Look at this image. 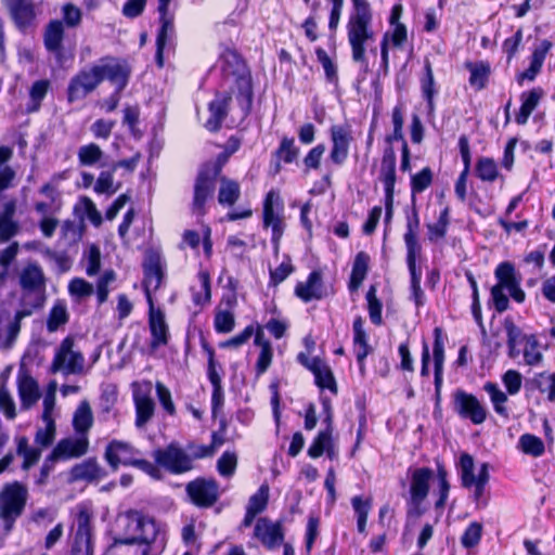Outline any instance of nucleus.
Instances as JSON below:
<instances>
[{
  "instance_id": "obj_1",
  "label": "nucleus",
  "mask_w": 555,
  "mask_h": 555,
  "mask_svg": "<svg viewBox=\"0 0 555 555\" xmlns=\"http://www.w3.org/2000/svg\"><path fill=\"white\" fill-rule=\"evenodd\" d=\"M118 532L125 540L139 543L160 555L167 544L166 526L154 517L138 511H128L117 520Z\"/></svg>"
},
{
  "instance_id": "obj_2",
  "label": "nucleus",
  "mask_w": 555,
  "mask_h": 555,
  "mask_svg": "<svg viewBox=\"0 0 555 555\" xmlns=\"http://www.w3.org/2000/svg\"><path fill=\"white\" fill-rule=\"evenodd\" d=\"M354 12L347 25L348 41L352 51V60L358 63L365 62V43L375 40L374 31L370 25L372 13L366 0H352Z\"/></svg>"
},
{
  "instance_id": "obj_3",
  "label": "nucleus",
  "mask_w": 555,
  "mask_h": 555,
  "mask_svg": "<svg viewBox=\"0 0 555 555\" xmlns=\"http://www.w3.org/2000/svg\"><path fill=\"white\" fill-rule=\"evenodd\" d=\"M498 283L491 288V299L498 312H504L508 309V298L504 291L517 302H522L526 298L525 292L520 287L521 278L516 272L513 263L505 261L500 263L494 271Z\"/></svg>"
},
{
  "instance_id": "obj_4",
  "label": "nucleus",
  "mask_w": 555,
  "mask_h": 555,
  "mask_svg": "<svg viewBox=\"0 0 555 555\" xmlns=\"http://www.w3.org/2000/svg\"><path fill=\"white\" fill-rule=\"evenodd\" d=\"M28 500L26 486L18 481L5 483L0 491V518L5 533H9L15 520L23 514Z\"/></svg>"
},
{
  "instance_id": "obj_5",
  "label": "nucleus",
  "mask_w": 555,
  "mask_h": 555,
  "mask_svg": "<svg viewBox=\"0 0 555 555\" xmlns=\"http://www.w3.org/2000/svg\"><path fill=\"white\" fill-rule=\"evenodd\" d=\"M85 362L82 352L76 348L75 338L67 336L56 348L50 371L65 375H80L86 372Z\"/></svg>"
},
{
  "instance_id": "obj_6",
  "label": "nucleus",
  "mask_w": 555,
  "mask_h": 555,
  "mask_svg": "<svg viewBox=\"0 0 555 555\" xmlns=\"http://www.w3.org/2000/svg\"><path fill=\"white\" fill-rule=\"evenodd\" d=\"M153 459L159 467L173 475L188 473L194 467L192 456H189L188 451L177 442L156 449Z\"/></svg>"
},
{
  "instance_id": "obj_7",
  "label": "nucleus",
  "mask_w": 555,
  "mask_h": 555,
  "mask_svg": "<svg viewBox=\"0 0 555 555\" xmlns=\"http://www.w3.org/2000/svg\"><path fill=\"white\" fill-rule=\"evenodd\" d=\"M93 67L101 77V82L107 79L116 87L117 92H121L128 85L131 69L126 61L104 57Z\"/></svg>"
},
{
  "instance_id": "obj_8",
  "label": "nucleus",
  "mask_w": 555,
  "mask_h": 555,
  "mask_svg": "<svg viewBox=\"0 0 555 555\" xmlns=\"http://www.w3.org/2000/svg\"><path fill=\"white\" fill-rule=\"evenodd\" d=\"M219 170L218 167H215L214 169H204L198 173L194 184L192 203V210L196 216L202 217L206 214V203L212 197Z\"/></svg>"
},
{
  "instance_id": "obj_9",
  "label": "nucleus",
  "mask_w": 555,
  "mask_h": 555,
  "mask_svg": "<svg viewBox=\"0 0 555 555\" xmlns=\"http://www.w3.org/2000/svg\"><path fill=\"white\" fill-rule=\"evenodd\" d=\"M453 409L461 417L476 425L482 424L487 418L483 404L475 396L461 389L453 393Z\"/></svg>"
},
{
  "instance_id": "obj_10",
  "label": "nucleus",
  "mask_w": 555,
  "mask_h": 555,
  "mask_svg": "<svg viewBox=\"0 0 555 555\" xmlns=\"http://www.w3.org/2000/svg\"><path fill=\"white\" fill-rule=\"evenodd\" d=\"M133 401L135 405V426L143 428L154 415L155 403L151 398L152 383H133Z\"/></svg>"
},
{
  "instance_id": "obj_11",
  "label": "nucleus",
  "mask_w": 555,
  "mask_h": 555,
  "mask_svg": "<svg viewBox=\"0 0 555 555\" xmlns=\"http://www.w3.org/2000/svg\"><path fill=\"white\" fill-rule=\"evenodd\" d=\"M101 83V77L98 76L93 66L82 69L72 77L67 87V100L69 103L85 99L94 91Z\"/></svg>"
},
{
  "instance_id": "obj_12",
  "label": "nucleus",
  "mask_w": 555,
  "mask_h": 555,
  "mask_svg": "<svg viewBox=\"0 0 555 555\" xmlns=\"http://www.w3.org/2000/svg\"><path fill=\"white\" fill-rule=\"evenodd\" d=\"M89 450V437L76 434L61 439L49 454V461H67L85 455Z\"/></svg>"
},
{
  "instance_id": "obj_13",
  "label": "nucleus",
  "mask_w": 555,
  "mask_h": 555,
  "mask_svg": "<svg viewBox=\"0 0 555 555\" xmlns=\"http://www.w3.org/2000/svg\"><path fill=\"white\" fill-rule=\"evenodd\" d=\"M283 201L275 190L268 192L263 202V223L272 229V238L278 241L283 232Z\"/></svg>"
},
{
  "instance_id": "obj_14",
  "label": "nucleus",
  "mask_w": 555,
  "mask_h": 555,
  "mask_svg": "<svg viewBox=\"0 0 555 555\" xmlns=\"http://www.w3.org/2000/svg\"><path fill=\"white\" fill-rule=\"evenodd\" d=\"M186 493L195 505L209 507L219 498V486L214 479L197 478L186 485Z\"/></svg>"
},
{
  "instance_id": "obj_15",
  "label": "nucleus",
  "mask_w": 555,
  "mask_h": 555,
  "mask_svg": "<svg viewBox=\"0 0 555 555\" xmlns=\"http://www.w3.org/2000/svg\"><path fill=\"white\" fill-rule=\"evenodd\" d=\"M144 288L149 304L153 302L151 293L156 292L165 278V264L162 256L156 251L146 255L144 263Z\"/></svg>"
},
{
  "instance_id": "obj_16",
  "label": "nucleus",
  "mask_w": 555,
  "mask_h": 555,
  "mask_svg": "<svg viewBox=\"0 0 555 555\" xmlns=\"http://www.w3.org/2000/svg\"><path fill=\"white\" fill-rule=\"evenodd\" d=\"M18 282L23 292L28 294H43L46 291V275L38 262H27L18 272Z\"/></svg>"
},
{
  "instance_id": "obj_17",
  "label": "nucleus",
  "mask_w": 555,
  "mask_h": 555,
  "mask_svg": "<svg viewBox=\"0 0 555 555\" xmlns=\"http://www.w3.org/2000/svg\"><path fill=\"white\" fill-rule=\"evenodd\" d=\"M90 515L83 509L76 519V530L72 546V555H92Z\"/></svg>"
},
{
  "instance_id": "obj_18",
  "label": "nucleus",
  "mask_w": 555,
  "mask_h": 555,
  "mask_svg": "<svg viewBox=\"0 0 555 555\" xmlns=\"http://www.w3.org/2000/svg\"><path fill=\"white\" fill-rule=\"evenodd\" d=\"M254 537L270 550L282 544L284 540L281 524L266 517L257 519L254 528Z\"/></svg>"
},
{
  "instance_id": "obj_19",
  "label": "nucleus",
  "mask_w": 555,
  "mask_h": 555,
  "mask_svg": "<svg viewBox=\"0 0 555 555\" xmlns=\"http://www.w3.org/2000/svg\"><path fill=\"white\" fill-rule=\"evenodd\" d=\"M139 454L140 451L131 444L114 440L106 448L105 459L114 469H117L120 464L134 466Z\"/></svg>"
},
{
  "instance_id": "obj_20",
  "label": "nucleus",
  "mask_w": 555,
  "mask_h": 555,
  "mask_svg": "<svg viewBox=\"0 0 555 555\" xmlns=\"http://www.w3.org/2000/svg\"><path fill=\"white\" fill-rule=\"evenodd\" d=\"M332 150L330 157L333 163L341 165L348 157L349 145L352 140L349 127L335 125L331 128Z\"/></svg>"
},
{
  "instance_id": "obj_21",
  "label": "nucleus",
  "mask_w": 555,
  "mask_h": 555,
  "mask_svg": "<svg viewBox=\"0 0 555 555\" xmlns=\"http://www.w3.org/2000/svg\"><path fill=\"white\" fill-rule=\"evenodd\" d=\"M433 478V472L429 468H416L412 473L410 486V501L414 508H418L425 501L429 491V482Z\"/></svg>"
},
{
  "instance_id": "obj_22",
  "label": "nucleus",
  "mask_w": 555,
  "mask_h": 555,
  "mask_svg": "<svg viewBox=\"0 0 555 555\" xmlns=\"http://www.w3.org/2000/svg\"><path fill=\"white\" fill-rule=\"evenodd\" d=\"M17 389L24 409H29L40 398L38 383L24 370L17 374Z\"/></svg>"
},
{
  "instance_id": "obj_23",
  "label": "nucleus",
  "mask_w": 555,
  "mask_h": 555,
  "mask_svg": "<svg viewBox=\"0 0 555 555\" xmlns=\"http://www.w3.org/2000/svg\"><path fill=\"white\" fill-rule=\"evenodd\" d=\"M231 96L227 93L217 94L209 104V117L205 122L206 129L217 131L220 129L223 119L228 114Z\"/></svg>"
},
{
  "instance_id": "obj_24",
  "label": "nucleus",
  "mask_w": 555,
  "mask_h": 555,
  "mask_svg": "<svg viewBox=\"0 0 555 555\" xmlns=\"http://www.w3.org/2000/svg\"><path fill=\"white\" fill-rule=\"evenodd\" d=\"M16 204L13 201L7 202L0 211V242L4 243L17 235L21 227L14 219Z\"/></svg>"
},
{
  "instance_id": "obj_25",
  "label": "nucleus",
  "mask_w": 555,
  "mask_h": 555,
  "mask_svg": "<svg viewBox=\"0 0 555 555\" xmlns=\"http://www.w3.org/2000/svg\"><path fill=\"white\" fill-rule=\"evenodd\" d=\"M295 294L305 302L321 299L324 295L321 273L319 271L311 272L306 282L296 285Z\"/></svg>"
},
{
  "instance_id": "obj_26",
  "label": "nucleus",
  "mask_w": 555,
  "mask_h": 555,
  "mask_svg": "<svg viewBox=\"0 0 555 555\" xmlns=\"http://www.w3.org/2000/svg\"><path fill=\"white\" fill-rule=\"evenodd\" d=\"M149 325L153 337L152 347L167 344L168 326L162 310L155 309L154 304L150 302Z\"/></svg>"
},
{
  "instance_id": "obj_27",
  "label": "nucleus",
  "mask_w": 555,
  "mask_h": 555,
  "mask_svg": "<svg viewBox=\"0 0 555 555\" xmlns=\"http://www.w3.org/2000/svg\"><path fill=\"white\" fill-rule=\"evenodd\" d=\"M8 9L20 29L29 27L36 17L34 0H18Z\"/></svg>"
},
{
  "instance_id": "obj_28",
  "label": "nucleus",
  "mask_w": 555,
  "mask_h": 555,
  "mask_svg": "<svg viewBox=\"0 0 555 555\" xmlns=\"http://www.w3.org/2000/svg\"><path fill=\"white\" fill-rule=\"evenodd\" d=\"M380 179L384 182L385 193L390 196L396 183V154L391 147L384 152L380 165Z\"/></svg>"
},
{
  "instance_id": "obj_29",
  "label": "nucleus",
  "mask_w": 555,
  "mask_h": 555,
  "mask_svg": "<svg viewBox=\"0 0 555 555\" xmlns=\"http://www.w3.org/2000/svg\"><path fill=\"white\" fill-rule=\"evenodd\" d=\"M16 453L18 456L23 457L22 469L28 470L41 457L42 449L37 447L29 446L28 439L25 436L16 437Z\"/></svg>"
},
{
  "instance_id": "obj_30",
  "label": "nucleus",
  "mask_w": 555,
  "mask_h": 555,
  "mask_svg": "<svg viewBox=\"0 0 555 555\" xmlns=\"http://www.w3.org/2000/svg\"><path fill=\"white\" fill-rule=\"evenodd\" d=\"M326 422L328 423L327 428L320 431L318 437L313 440L308 449V455L313 459L321 456L325 451L327 452L328 456L332 457L334 455L332 450V427L330 413L327 414Z\"/></svg>"
},
{
  "instance_id": "obj_31",
  "label": "nucleus",
  "mask_w": 555,
  "mask_h": 555,
  "mask_svg": "<svg viewBox=\"0 0 555 555\" xmlns=\"http://www.w3.org/2000/svg\"><path fill=\"white\" fill-rule=\"evenodd\" d=\"M93 425V414L90 404L82 401L77 406L73 416V427L76 434L88 436Z\"/></svg>"
},
{
  "instance_id": "obj_32",
  "label": "nucleus",
  "mask_w": 555,
  "mask_h": 555,
  "mask_svg": "<svg viewBox=\"0 0 555 555\" xmlns=\"http://www.w3.org/2000/svg\"><path fill=\"white\" fill-rule=\"evenodd\" d=\"M542 96L543 91L539 88L521 94V106L516 116L517 124L525 125L528 121L529 116L535 109Z\"/></svg>"
},
{
  "instance_id": "obj_33",
  "label": "nucleus",
  "mask_w": 555,
  "mask_h": 555,
  "mask_svg": "<svg viewBox=\"0 0 555 555\" xmlns=\"http://www.w3.org/2000/svg\"><path fill=\"white\" fill-rule=\"evenodd\" d=\"M193 301L197 306L206 305L210 301V276L207 271H199L197 274V284L191 287Z\"/></svg>"
},
{
  "instance_id": "obj_34",
  "label": "nucleus",
  "mask_w": 555,
  "mask_h": 555,
  "mask_svg": "<svg viewBox=\"0 0 555 555\" xmlns=\"http://www.w3.org/2000/svg\"><path fill=\"white\" fill-rule=\"evenodd\" d=\"M68 320L69 313L66 302L64 300H56L49 312L47 328L50 333H54L61 326L65 325Z\"/></svg>"
},
{
  "instance_id": "obj_35",
  "label": "nucleus",
  "mask_w": 555,
  "mask_h": 555,
  "mask_svg": "<svg viewBox=\"0 0 555 555\" xmlns=\"http://www.w3.org/2000/svg\"><path fill=\"white\" fill-rule=\"evenodd\" d=\"M168 11L160 13V22L162 27L158 31L157 39H156V62L158 66L164 65V49L168 39L169 34L173 31V23L172 18L168 16Z\"/></svg>"
},
{
  "instance_id": "obj_36",
  "label": "nucleus",
  "mask_w": 555,
  "mask_h": 555,
  "mask_svg": "<svg viewBox=\"0 0 555 555\" xmlns=\"http://www.w3.org/2000/svg\"><path fill=\"white\" fill-rule=\"evenodd\" d=\"M50 89V81L40 79L35 81L29 89V103L27 104V113L38 112L43 99Z\"/></svg>"
},
{
  "instance_id": "obj_37",
  "label": "nucleus",
  "mask_w": 555,
  "mask_h": 555,
  "mask_svg": "<svg viewBox=\"0 0 555 555\" xmlns=\"http://www.w3.org/2000/svg\"><path fill=\"white\" fill-rule=\"evenodd\" d=\"M467 69L469 70V85L477 91L483 89L487 85L490 66L487 63H467Z\"/></svg>"
},
{
  "instance_id": "obj_38",
  "label": "nucleus",
  "mask_w": 555,
  "mask_h": 555,
  "mask_svg": "<svg viewBox=\"0 0 555 555\" xmlns=\"http://www.w3.org/2000/svg\"><path fill=\"white\" fill-rule=\"evenodd\" d=\"M220 189L218 201L221 205L232 206L236 203L241 195V188L236 181L230 180L225 177L220 179Z\"/></svg>"
},
{
  "instance_id": "obj_39",
  "label": "nucleus",
  "mask_w": 555,
  "mask_h": 555,
  "mask_svg": "<svg viewBox=\"0 0 555 555\" xmlns=\"http://www.w3.org/2000/svg\"><path fill=\"white\" fill-rule=\"evenodd\" d=\"M64 27L61 21L49 23L44 34V46L51 52H57L62 46Z\"/></svg>"
},
{
  "instance_id": "obj_40",
  "label": "nucleus",
  "mask_w": 555,
  "mask_h": 555,
  "mask_svg": "<svg viewBox=\"0 0 555 555\" xmlns=\"http://www.w3.org/2000/svg\"><path fill=\"white\" fill-rule=\"evenodd\" d=\"M313 370L311 371L315 377V383L320 388L330 389L332 392H337V386L335 383L334 375L322 360L315 365L313 364Z\"/></svg>"
},
{
  "instance_id": "obj_41",
  "label": "nucleus",
  "mask_w": 555,
  "mask_h": 555,
  "mask_svg": "<svg viewBox=\"0 0 555 555\" xmlns=\"http://www.w3.org/2000/svg\"><path fill=\"white\" fill-rule=\"evenodd\" d=\"M100 474V468L95 461L89 460L75 465L70 470V479L76 480H93Z\"/></svg>"
},
{
  "instance_id": "obj_42",
  "label": "nucleus",
  "mask_w": 555,
  "mask_h": 555,
  "mask_svg": "<svg viewBox=\"0 0 555 555\" xmlns=\"http://www.w3.org/2000/svg\"><path fill=\"white\" fill-rule=\"evenodd\" d=\"M485 390L488 392V395L490 396V400L493 404V408H494V411L507 418L508 417V411H507V408L505 406V403L507 402V396L506 393H504L496 384H493V383H487L485 385Z\"/></svg>"
},
{
  "instance_id": "obj_43",
  "label": "nucleus",
  "mask_w": 555,
  "mask_h": 555,
  "mask_svg": "<svg viewBox=\"0 0 555 555\" xmlns=\"http://www.w3.org/2000/svg\"><path fill=\"white\" fill-rule=\"evenodd\" d=\"M505 330L507 334V346L509 350V357L517 358L520 353L518 346L521 345L524 341L526 343V339L528 337H526L522 334L521 330L512 322H507L505 324Z\"/></svg>"
},
{
  "instance_id": "obj_44",
  "label": "nucleus",
  "mask_w": 555,
  "mask_h": 555,
  "mask_svg": "<svg viewBox=\"0 0 555 555\" xmlns=\"http://www.w3.org/2000/svg\"><path fill=\"white\" fill-rule=\"evenodd\" d=\"M519 449L533 457H539L544 453V443L543 441L531 434H525L520 436L518 441Z\"/></svg>"
},
{
  "instance_id": "obj_45",
  "label": "nucleus",
  "mask_w": 555,
  "mask_h": 555,
  "mask_svg": "<svg viewBox=\"0 0 555 555\" xmlns=\"http://www.w3.org/2000/svg\"><path fill=\"white\" fill-rule=\"evenodd\" d=\"M103 151L95 143L82 145L78 150V159L82 166H94L103 158Z\"/></svg>"
},
{
  "instance_id": "obj_46",
  "label": "nucleus",
  "mask_w": 555,
  "mask_h": 555,
  "mask_svg": "<svg viewBox=\"0 0 555 555\" xmlns=\"http://www.w3.org/2000/svg\"><path fill=\"white\" fill-rule=\"evenodd\" d=\"M82 263L85 264L86 273L89 276H94L101 269V250L98 246H89L82 255Z\"/></svg>"
},
{
  "instance_id": "obj_47",
  "label": "nucleus",
  "mask_w": 555,
  "mask_h": 555,
  "mask_svg": "<svg viewBox=\"0 0 555 555\" xmlns=\"http://www.w3.org/2000/svg\"><path fill=\"white\" fill-rule=\"evenodd\" d=\"M459 470L462 479V485L465 488L473 487L475 479L477 477L475 476V462L472 455L467 453H463L460 457L459 462Z\"/></svg>"
},
{
  "instance_id": "obj_48",
  "label": "nucleus",
  "mask_w": 555,
  "mask_h": 555,
  "mask_svg": "<svg viewBox=\"0 0 555 555\" xmlns=\"http://www.w3.org/2000/svg\"><path fill=\"white\" fill-rule=\"evenodd\" d=\"M114 172L112 169L102 171L94 184V191L99 194H107L113 195L115 194L119 188L120 183L114 182Z\"/></svg>"
},
{
  "instance_id": "obj_49",
  "label": "nucleus",
  "mask_w": 555,
  "mask_h": 555,
  "mask_svg": "<svg viewBox=\"0 0 555 555\" xmlns=\"http://www.w3.org/2000/svg\"><path fill=\"white\" fill-rule=\"evenodd\" d=\"M423 96L426 99L429 111L434 109L435 78L431 64L425 61V75L421 80Z\"/></svg>"
},
{
  "instance_id": "obj_50",
  "label": "nucleus",
  "mask_w": 555,
  "mask_h": 555,
  "mask_svg": "<svg viewBox=\"0 0 555 555\" xmlns=\"http://www.w3.org/2000/svg\"><path fill=\"white\" fill-rule=\"evenodd\" d=\"M476 173L482 181L493 182L499 176L496 163L489 157L479 158L476 164Z\"/></svg>"
},
{
  "instance_id": "obj_51",
  "label": "nucleus",
  "mask_w": 555,
  "mask_h": 555,
  "mask_svg": "<svg viewBox=\"0 0 555 555\" xmlns=\"http://www.w3.org/2000/svg\"><path fill=\"white\" fill-rule=\"evenodd\" d=\"M488 481H489L488 464L482 463L479 468L477 479H475V482L473 485L475 487L474 500L478 507L485 506L487 504L486 501L483 500V493H485V488H486V485L488 483Z\"/></svg>"
},
{
  "instance_id": "obj_52",
  "label": "nucleus",
  "mask_w": 555,
  "mask_h": 555,
  "mask_svg": "<svg viewBox=\"0 0 555 555\" xmlns=\"http://www.w3.org/2000/svg\"><path fill=\"white\" fill-rule=\"evenodd\" d=\"M44 427L38 428L35 435V443L44 449L52 444L56 434V426L54 421H43Z\"/></svg>"
},
{
  "instance_id": "obj_53",
  "label": "nucleus",
  "mask_w": 555,
  "mask_h": 555,
  "mask_svg": "<svg viewBox=\"0 0 555 555\" xmlns=\"http://www.w3.org/2000/svg\"><path fill=\"white\" fill-rule=\"evenodd\" d=\"M93 292V285L81 278H75L68 284V293L76 300L87 298L91 296Z\"/></svg>"
},
{
  "instance_id": "obj_54",
  "label": "nucleus",
  "mask_w": 555,
  "mask_h": 555,
  "mask_svg": "<svg viewBox=\"0 0 555 555\" xmlns=\"http://www.w3.org/2000/svg\"><path fill=\"white\" fill-rule=\"evenodd\" d=\"M268 500H269V487L267 485H262L258 489V491L250 496L246 509L258 515L266 509V507L268 505Z\"/></svg>"
},
{
  "instance_id": "obj_55",
  "label": "nucleus",
  "mask_w": 555,
  "mask_h": 555,
  "mask_svg": "<svg viewBox=\"0 0 555 555\" xmlns=\"http://www.w3.org/2000/svg\"><path fill=\"white\" fill-rule=\"evenodd\" d=\"M116 281V273L113 270H106L96 282V297L100 305L104 304L109 294V285Z\"/></svg>"
},
{
  "instance_id": "obj_56",
  "label": "nucleus",
  "mask_w": 555,
  "mask_h": 555,
  "mask_svg": "<svg viewBox=\"0 0 555 555\" xmlns=\"http://www.w3.org/2000/svg\"><path fill=\"white\" fill-rule=\"evenodd\" d=\"M353 345L357 360L361 370H363V362L367 354L371 352V347L369 346L365 331L353 333Z\"/></svg>"
},
{
  "instance_id": "obj_57",
  "label": "nucleus",
  "mask_w": 555,
  "mask_h": 555,
  "mask_svg": "<svg viewBox=\"0 0 555 555\" xmlns=\"http://www.w3.org/2000/svg\"><path fill=\"white\" fill-rule=\"evenodd\" d=\"M367 308L371 321L376 324H382V302L376 297L375 286H371L366 294Z\"/></svg>"
},
{
  "instance_id": "obj_58",
  "label": "nucleus",
  "mask_w": 555,
  "mask_h": 555,
  "mask_svg": "<svg viewBox=\"0 0 555 555\" xmlns=\"http://www.w3.org/2000/svg\"><path fill=\"white\" fill-rule=\"evenodd\" d=\"M481 533L482 525L480 522L469 524L461 538L462 545L466 548L476 546L480 542Z\"/></svg>"
},
{
  "instance_id": "obj_59",
  "label": "nucleus",
  "mask_w": 555,
  "mask_h": 555,
  "mask_svg": "<svg viewBox=\"0 0 555 555\" xmlns=\"http://www.w3.org/2000/svg\"><path fill=\"white\" fill-rule=\"evenodd\" d=\"M234 314L229 310H217L214 325L218 333H230L234 328Z\"/></svg>"
},
{
  "instance_id": "obj_60",
  "label": "nucleus",
  "mask_w": 555,
  "mask_h": 555,
  "mask_svg": "<svg viewBox=\"0 0 555 555\" xmlns=\"http://www.w3.org/2000/svg\"><path fill=\"white\" fill-rule=\"evenodd\" d=\"M237 456L233 452H224L217 461V469L223 477H231L236 469Z\"/></svg>"
},
{
  "instance_id": "obj_61",
  "label": "nucleus",
  "mask_w": 555,
  "mask_h": 555,
  "mask_svg": "<svg viewBox=\"0 0 555 555\" xmlns=\"http://www.w3.org/2000/svg\"><path fill=\"white\" fill-rule=\"evenodd\" d=\"M276 154L285 163L291 164L298 157L299 149L295 146L294 139L284 138Z\"/></svg>"
},
{
  "instance_id": "obj_62",
  "label": "nucleus",
  "mask_w": 555,
  "mask_h": 555,
  "mask_svg": "<svg viewBox=\"0 0 555 555\" xmlns=\"http://www.w3.org/2000/svg\"><path fill=\"white\" fill-rule=\"evenodd\" d=\"M0 411H3L8 420H13L16 416L14 399L4 386L0 387Z\"/></svg>"
},
{
  "instance_id": "obj_63",
  "label": "nucleus",
  "mask_w": 555,
  "mask_h": 555,
  "mask_svg": "<svg viewBox=\"0 0 555 555\" xmlns=\"http://www.w3.org/2000/svg\"><path fill=\"white\" fill-rule=\"evenodd\" d=\"M537 387L541 392H546L550 401H555V373L540 374L535 378Z\"/></svg>"
},
{
  "instance_id": "obj_64",
  "label": "nucleus",
  "mask_w": 555,
  "mask_h": 555,
  "mask_svg": "<svg viewBox=\"0 0 555 555\" xmlns=\"http://www.w3.org/2000/svg\"><path fill=\"white\" fill-rule=\"evenodd\" d=\"M325 153V145L324 144H318L313 149L309 151V153L304 158V165L306 171L310 169H319L321 165V159Z\"/></svg>"
}]
</instances>
